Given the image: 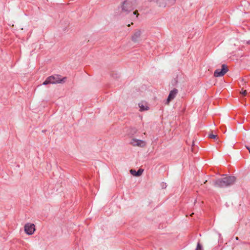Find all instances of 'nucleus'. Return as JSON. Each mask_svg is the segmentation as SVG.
<instances>
[{
  "label": "nucleus",
  "instance_id": "obj_1",
  "mask_svg": "<svg viewBox=\"0 0 250 250\" xmlns=\"http://www.w3.org/2000/svg\"><path fill=\"white\" fill-rule=\"evenodd\" d=\"M236 178L234 176H226L216 180L214 182V185L216 187L226 188L234 184Z\"/></svg>",
  "mask_w": 250,
  "mask_h": 250
},
{
  "label": "nucleus",
  "instance_id": "obj_2",
  "mask_svg": "<svg viewBox=\"0 0 250 250\" xmlns=\"http://www.w3.org/2000/svg\"><path fill=\"white\" fill-rule=\"evenodd\" d=\"M137 3L136 0H125L123 1L119 7V9L123 14H128L136 6Z\"/></svg>",
  "mask_w": 250,
  "mask_h": 250
},
{
  "label": "nucleus",
  "instance_id": "obj_3",
  "mask_svg": "<svg viewBox=\"0 0 250 250\" xmlns=\"http://www.w3.org/2000/svg\"><path fill=\"white\" fill-rule=\"evenodd\" d=\"M65 79V77L61 78L59 75H53L47 77L45 81L43 83V84L46 85L48 84L62 83L64 82Z\"/></svg>",
  "mask_w": 250,
  "mask_h": 250
},
{
  "label": "nucleus",
  "instance_id": "obj_4",
  "mask_svg": "<svg viewBox=\"0 0 250 250\" xmlns=\"http://www.w3.org/2000/svg\"><path fill=\"white\" fill-rule=\"evenodd\" d=\"M228 71V67L226 65L223 64L221 69H216L214 73V76L216 77H221L224 75Z\"/></svg>",
  "mask_w": 250,
  "mask_h": 250
},
{
  "label": "nucleus",
  "instance_id": "obj_5",
  "mask_svg": "<svg viewBox=\"0 0 250 250\" xmlns=\"http://www.w3.org/2000/svg\"><path fill=\"white\" fill-rule=\"evenodd\" d=\"M35 231V227L33 224L26 223L24 226V231L28 235L33 234Z\"/></svg>",
  "mask_w": 250,
  "mask_h": 250
},
{
  "label": "nucleus",
  "instance_id": "obj_6",
  "mask_svg": "<svg viewBox=\"0 0 250 250\" xmlns=\"http://www.w3.org/2000/svg\"><path fill=\"white\" fill-rule=\"evenodd\" d=\"M130 143L132 146H139L141 147H144L146 145V143L145 141L136 138L132 139Z\"/></svg>",
  "mask_w": 250,
  "mask_h": 250
},
{
  "label": "nucleus",
  "instance_id": "obj_7",
  "mask_svg": "<svg viewBox=\"0 0 250 250\" xmlns=\"http://www.w3.org/2000/svg\"><path fill=\"white\" fill-rule=\"evenodd\" d=\"M142 32L140 30L137 29L135 30L133 35L132 36V40L134 42H138L140 41Z\"/></svg>",
  "mask_w": 250,
  "mask_h": 250
},
{
  "label": "nucleus",
  "instance_id": "obj_8",
  "mask_svg": "<svg viewBox=\"0 0 250 250\" xmlns=\"http://www.w3.org/2000/svg\"><path fill=\"white\" fill-rule=\"evenodd\" d=\"M178 93V90L176 89H173L172 90H171L168 96L167 102L168 103L170 101L174 99V98L176 96L177 94Z\"/></svg>",
  "mask_w": 250,
  "mask_h": 250
},
{
  "label": "nucleus",
  "instance_id": "obj_9",
  "mask_svg": "<svg viewBox=\"0 0 250 250\" xmlns=\"http://www.w3.org/2000/svg\"><path fill=\"white\" fill-rule=\"evenodd\" d=\"M160 7H165L168 0H152Z\"/></svg>",
  "mask_w": 250,
  "mask_h": 250
},
{
  "label": "nucleus",
  "instance_id": "obj_10",
  "mask_svg": "<svg viewBox=\"0 0 250 250\" xmlns=\"http://www.w3.org/2000/svg\"><path fill=\"white\" fill-rule=\"evenodd\" d=\"M143 172V170L142 169H139L137 171H136L134 169H131L130 170V173L135 176H140L142 175Z\"/></svg>",
  "mask_w": 250,
  "mask_h": 250
},
{
  "label": "nucleus",
  "instance_id": "obj_11",
  "mask_svg": "<svg viewBox=\"0 0 250 250\" xmlns=\"http://www.w3.org/2000/svg\"><path fill=\"white\" fill-rule=\"evenodd\" d=\"M139 107L141 111L147 110L149 109V107L146 104L143 103L139 104Z\"/></svg>",
  "mask_w": 250,
  "mask_h": 250
},
{
  "label": "nucleus",
  "instance_id": "obj_12",
  "mask_svg": "<svg viewBox=\"0 0 250 250\" xmlns=\"http://www.w3.org/2000/svg\"><path fill=\"white\" fill-rule=\"evenodd\" d=\"M138 15H139V14L138 13V11L137 10H135L133 12V14L131 15V18L133 20L136 19L137 18Z\"/></svg>",
  "mask_w": 250,
  "mask_h": 250
},
{
  "label": "nucleus",
  "instance_id": "obj_13",
  "mask_svg": "<svg viewBox=\"0 0 250 250\" xmlns=\"http://www.w3.org/2000/svg\"><path fill=\"white\" fill-rule=\"evenodd\" d=\"M196 250H203L202 246L199 242L198 243Z\"/></svg>",
  "mask_w": 250,
  "mask_h": 250
},
{
  "label": "nucleus",
  "instance_id": "obj_14",
  "mask_svg": "<svg viewBox=\"0 0 250 250\" xmlns=\"http://www.w3.org/2000/svg\"><path fill=\"white\" fill-rule=\"evenodd\" d=\"M208 137L210 138L213 139H217V135L213 134L212 133H210L208 135Z\"/></svg>",
  "mask_w": 250,
  "mask_h": 250
},
{
  "label": "nucleus",
  "instance_id": "obj_15",
  "mask_svg": "<svg viewBox=\"0 0 250 250\" xmlns=\"http://www.w3.org/2000/svg\"><path fill=\"white\" fill-rule=\"evenodd\" d=\"M241 93L242 95L244 96H245L247 94V90H244L243 88L242 89V90L241 91Z\"/></svg>",
  "mask_w": 250,
  "mask_h": 250
},
{
  "label": "nucleus",
  "instance_id": "obj_16",
  "mask_svg": "<svg viewBox=\"0 0 250 250\" xmlns=\"http://www.w3.org/2000/svg\"><path fill=\"white\" fill-rule=\"evenodd\" d=\"M241 82L242 83V84L243 85L244 83H246V81H245L244 79H242L241 80Z\"/></svg>",
  "mask_w": 250,
  "mask_h": 250
},
{
  "label": "nucleus",
  "instance_id": "obj_17",
  "mask_svg": "<svg viewBox=\"0 0 250 250\" xmlns=\"http://www.w3.org/2000/svg\"><path fill=\"white\" fill-rule=\"evenodd\" d=\"M247 148L248 149V150H249L250 153V147H247Z\"/></svg>",
  "mask_w": 250,
  "mask_h": 250
},
{
  "label": "nucleus",
  "instance_id": "obj_18",
  "mask_svg": "<svg viewBox=\"0 0 250 250\" xmlns=\"http://www.w3.org/2000/svg\"><path fill=\"white\" fill-rule=\"evenodd\" d=\"M247 43L248 44H250V40H249V41H247Z\"/></svg>",
  "mask_w": 250,
  "mask_h": 250
},
{
  "label": "nucleus",
  "instance_id": "obj_19",
  "mask_svg": "<svg viewBox=\"0 0 250 250\" xmlns=\"http://www.w3.org/2000/svg\"><path fill=\"white\" fill-rule=\"evenodd\" d=\"M236 240H238V237H236Z\"/></svg>",
  "mask_w": 250,
  "mask_h": 250
}]
</instances>
